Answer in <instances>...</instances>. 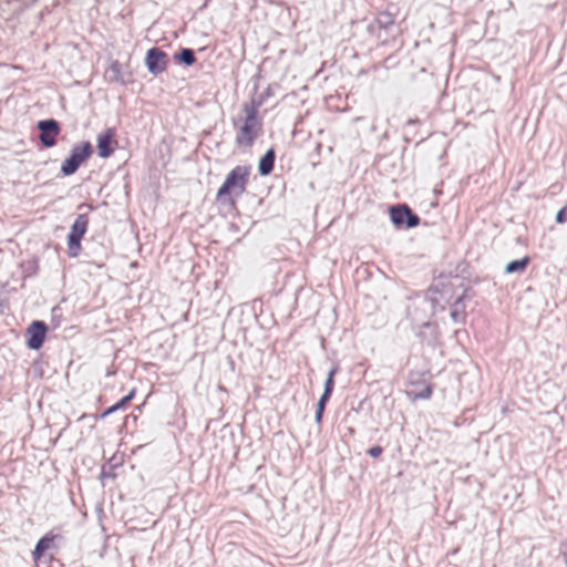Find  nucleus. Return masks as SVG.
I'll return each instance as SVG.
<instances>
[{
  "mask_svg": "<svg viewBox=\"0 0 567 567\" xmlns=\"http://www.w3.org/2000/svg\"><path fill=\"white\" fill-rule=\"evenodd\" d=\"M245 117L236 134V144L239 146H251L259 136L262 122L258 117V106L251 102L244 104Z\"/></svg>",
  "mask_w": 567,
  "mask_h": 567,
  "instance_id": "obj_2",
  "label": "nucleus"
},
{
  "mask_svg": "<svg viewBox=\"0 0 567 567\" xmlns=\"http://www.w3.org/2000/svg\"><path fill=\"white\" fill-rule=\"evenodd\" d=\"M40 130V141L45 147H53L56 144V137L61 132L60 125L55 120H44L38 122Z\"/></svg>",
  "mask_w": 567,
  "mask_h": 567,
  "instance_id": "obj_8",
  "label": "nucleus"
},
{
  "mask_svg": "<svg viewBox=\"0 0 567 567\" xmlns=\"http://www.w3.org/2000/svg\"><path fill=\"white\" fill-rule=\"evenodd\" d=\"M135 389H132L127 395H125L123 399H121L115 406H117V410L124 408L134 396H135Z\"/></svg>",
  "mask_w": 567,
  "mask_h": 567,
  "instance_id": "obj_17",
  "label": "nucleus"
},
{
  "mask_svg": "<svg viewBox=\"0 0 567 567\" xmlns=\"http://www.w3.org/2000/svg\"><path fill=\"white\" fill-rule=\"evenodd\" d=\"M337 373V368H332L327 375L326 382H324V390L322 395L330 396L333 390L334 381L333 378Z\"/></svg>",
  "mask_w": 567,
  "mask_h": 567,
  "instance_id": "obj_15",
  "label": "nucleus"
},
{
  "mask_svg": "<svg viewBox=\"0 0 567 567\" xmlns=\"http://www.w3.org/2000/svg\"><path fill=\"white\" fill-rule=\"evenodd\" d=\"M116 411H117V406H115V404H114V405H112L111 408H109L107 410H105V411L102 413L101 417H105V416H107V415H110V414H112V413H114V412H116Z\"/></svg>",
  "mask_w": 567,
  "mask_h": 567,
  "instance_id": "obj_21",
  "label": "nucleus"
},
{
  "mask_svg": "<svg viewBox=\"0 0 567 567\" xmlns=\"http://www.w3.org/2000/svg\"><path fill=\"white\" fill-rule=\"evenodd\" d=\"M89 226V216L86 214H80L74 220L71 231L68 236V250L70 257H78L81 246V239L85 235Z\"/></svg>",
  "mask_w": 567,
  "mask_h": 567,
  "instance_id": "obj_4",
  "label": "nucleus"
},
{
  "mask_svg": "<svg viewBox=\"0 0 567 567\" xmlns=\"http://www.w3.org/2000/svg\"><path fill=\"white\" fill-rule=\"evenodd\" d=\"M275 158L276 155L272 148L267 151V153L260 158L258 169L261 175L267 176L272 172Z\"/></svg>",
  "mask_w": 567,
  "mask_h": 567,
  "instance_id": "obj_10",
  "label": "nucleus"
},
{
  "mask_svg": "<svg viewBox=\"0 0 567 567\" xmlns=\"http://www.w3.org/2000/svg\"><path fill=\"white\" fill-rule=\"evenodd\" d=\"M112 69L113 70H118V62L115 61L113 64H112Z\"/></svg>",
  "mask_w": 567,
  "mask_h": 567,
  "instance_id": "obj_22",
  "label": "nucleus"
},
{
  "mask_svg": "<svg viewBox=\"0 0 567 567\" xmlns=\"http://www.w3.org/2000/svg\"><path fill=\"white\" fill-rule=\"evenodd\" d=\"M529 264V257H524L519 260H513L506 265V272H522L526 269L527 265Z\"/></svg>",
  "mask_w": 567,
  "mask_h": 567,
  "instance_id": "obj_12",
  "label": "nucleus"
},
{
  "mask_svg": "<svg viewBox=\"0 0 567 567\" xmlns=\"http://www.w3.org/2000/svg\"><path fill=\"white\" fill-rule=\"evenodd\" d=\"M175 60L185 63L186 65H193L196 62L195 54L190 49H183L178 54H175Z\"/></svg>",
  "mask_w": 567,
  "mask_h": 567,
  "instance_id": "obj_13",
  "label": "nucleus"
},
{
  "mask_svg": "<svg viewBox=\"0 0 567 567\" xmlns=\"http://www.w3.org/2000/svg\"><path fill=\"white\" fill-rule=\"evenodd\" d=\"M328 399H329V396H326V395H321V398L319 399L318 406H317V413H316V421L317 422H320V420L322 417V412H323V409H324V404H326Z\"/></svg>",
  "mask_w": 567,
  "mask_h": 567,
  "instance_id": "obj_16",
  "label": "nucleus"
},
{
  "mask_svg": "<svg viewBox=\"0 0 567 567\" xmlns=\"http://www.w3.org/2000/svg\"><path fill=\"white\" fill-rule=\"evenodd\" d=\"M4 299L0 298V307L3 305Z\"/></svg>",
  "mask_w": 567,
  "mask_h": 567,
  "instance_id": "obj_23",
  "label": "nucleus"
},
{
  "mask_svg": "<svg viewBox=\"0 0 567 567\" xmlns=\"http://www.w3.org/2000/svg\"><path fill=\"white\" fill-rule=\"evenodd\" d=\"M381 453H382V447H381V446H379V445L373 446V447H371V449L369 450V455H370L371 457H374V458H375V457H379V456L381 455Z\"/></svg>",
  "mask_w": 567,
  "mask_h": 567,
  "instance_id": "obj_20",
  "label": "nucleus"
},
{
  "mask_svg": "<svg viewBox=\"0 0 567 567\" xmlns=\"http://www.w3.org/2000/svg\"><path fill=\"white\" fill-rule=\"evenodd\" d=\"M430 326H431V322H430V321H427V322L424 324V327H430Z\"/></svg>",
  "mask_w": 567,
  "mask_h": 567,
  "instance_id": "obj_24",
  "label": "nucleus"
},
{
  "mask_svg": "<svg viewBox=\"0 0 567 567\" xmlns=\"http://www.w3.org/2000/svg\"><path fill=\"white\" fill-rule=\"evenodd\" d=\"M96 141L99 156L103 158L110 157L117 146L116 130L114 127L106 128L97 135Z\"/></svg>",
  "mask_w": 567,
  "mask_h": 567,
  "instance_id": "obj_7",
  "label": "nucleus"
},
{
  "mask_svg": "<svg viewBox=\"0 0 567 567\" xmlns=\"http://www.w3.org/2000/svg\"><path fill=\"white\" fill-rule=\"evenodd\" d=\"M389 214L391 221L396 227L404 225L406 228H413L420 224V217L405 204L392 206Z\"/></svg>",
  "mask_w": 567,
  "mask_h": 567,
  "instance_id": "obj_5",
  "label": "nucleus"
},
{
  "mask_svg": "<svg viewBox=\"0 0 567 567\" xmlns=\"http://www.w3.org/2000/svg\"><path fill=\"white\" fill-rule=\"evenodd\" d=\"M409 395L413 401L416 400H426L430 399L432 395V388L430 384H423L422 389L420 391H410Z\"/></svg>",
  "mask_w": 567,
  "mask_h": 567,
  "instance_id": "obj_14",
  "label": "nucleus"
},
{
  "mask_svg": "<svg viewBox=\"0 0 567 567\" xmlns=\"http://www.w3.org/2000/svg\"><path fill=\"white\" fill-rule=\"evenodd\" d=\"M251 167L249 165H237L226 176L218 188L216 199L230 208H236L237 198L247 192Z\"/></svg>",
  "mask_w": 567,
  "mask_h": 567,
  "instance_id": "obj_1",
  "label": "nucleus"
},
{
  "mask_svg": "<svg viewBox=\"0 0 567 567\" xmlns=\"http://www.w3.org/2000/svg\"><path fill=\"white\" fill-rule=\"evenodd\" d=\"M379 23H381L383 27H386V25H391L393 24L394 20L392 18V16L388 12H382L380 16H379V19H378Z\"/></svg>",
  "mask_w": 567,
  "mask_h": 567,
  "instance_id": "obj_18",
  "label": "nucleus"
},
{
  "mask_svg": "<svg viewBox=\"0 0 567 567\" xmlns=\"http://www.w3.org/2000/svg\"><path fill=\"white\" fill-rule=\"evenodd\" d=\"M53 539L49 537H42L35 545L34 550L32 551V557L35 561L40 560L43 553L50 548Z\"/></svg>",
  "mask_w": 567,
  "mask_h": 567,
  "instance_id": "obj_11",
  "label": "nucleus"
},
{
  "mask_svg": "<svg viewBox=\"0 0 567 567\" xmlns=\"http://www.w3.org/2000/svg\"><path fill=\"white\" fill-rule=\"evenodd\" d=\"M48 328L44 321H32L25 331L27 346L31 350H38L41 348Z\"/></svg>",
  "mask_w": 567,
  "mask_h": 567,
  "instance_id": "obj_9",
  "label": "nucleus"
},
{
  "mask_svg": "<svg viewBox=\"0 0 567 567\" xmlns=\"http://www.w3.org/2000/svg\"><path fill=\"white\" fill-rule=\"evenodd\" d=\"M145 64L153 75H158L166 71L168 66V55L158 48H151L146 52Z\"/></svg>",
  "mask_w": 567,
  "mask_h": 567,
  "instance_id": "obj_6",
  "label": "nucleus"
},
{
  "mask_svg": "<svg viewBox=\"0 0 567 567\" xmlns=\"http://www.w3.org/2000/svg\"><path fill=\"white\" fill-rule=\"evenodd\" d=\"M92 145L90 142H84L81 145H75L72 151L70 157L64 159L61 166V172L64 175L74 174L78 168L92 155Z\"/></svg>",
  "mask_w": 567,
  "mask_h": 567,
  "instance_id": "obj_3",
  "label": "nucleus"
},
{
  "mask_svg": "<svg viewBox=\"0 0 567 567\" xmlns=\"http://www.w3.org/2000/svg\"><path fill=\"white\" fill-rule=\"evenodd\" d=\"M556 221L558 224H564L567 221V206L558 210V213L556 214Z\"/></svg>",
  "mask_w": 567,
  "mask_h": 567,
  "instance_id": "obj_19",
  "label": "nucleus"
}]
</instances>
